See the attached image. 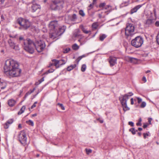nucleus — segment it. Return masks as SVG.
<instances>
[{"instance_id":"obj_8","label":"nucleus","mask_w":159,"mask_h":159,"mask_svg":"<svg viewBox=\"0 0 159 159\" xmlns=\"http://www.w3.org/2000/svg\"><path fill=\"white\" fill-rule=\"evenodd\" d=\"M143 42V39L140 36H138L131 41V44L133 46L137 48L141 47Z\"/></svg>"},{"instance_id":"obj_42","label":"nucleus","mask_w":159,"mask_h":159,"mask_svg":"<svg viewBox=\"0 0 159 159\" xmlns=\"http://www.w3.org/2000/svg\"><path fill=\"white\" fill-rule=\"evenodd\" d=\"M70 50V49L69 48H66V49H65L64 50L63 52L64 53H67Z\"/></svg>"},{"instance_id":"obj_40","label":"nucleus","mask_w":159,"mask_h":159,"mask_svg":"<svg viewBox=\"0 0 159 159\" xmlns=\"http://www.w3.org/2000/svg\"><path fill=\"white\" fill-rule=\"evenodd\" d=\"M146 105V103L145 102H143L140 105L141 108H144Z\"/></svg>"},{"instance_id":"obj_26","label":"nucleus","mask_w":159,"mask_h":159,"mask_svg":"<svg viewBox=\"0 0 159 159\" xmlns=\"http://www.w3.org/2000/svg\"><path fill=\"white\" fill-rule=\"evenodd\" d=\"M153 20L152 19H148L146 22V24L148 25H150L153 23Z\"/></svg>"},{"instance_id":"obj_46","label":"nucleus","mask_w":159,"mask_h":159,"mask_svg":"<svg viewBox=\"0 0 159 159\" xmlns=\"http://www.w3.org/2000/svg\"><path fill=\"white\" fill-rule=\"evenodd\" d=\"M61 61V62H62V63H61V65H63V64H65L66 62V61L64 60H61L60 61Z\"/></svg>"},{"instance_id":"obj_10","label":"nucleus","mask_w":159,"mask_h":159,"mask_svg":"<svg viewBox=\"0 0 159 159\" xmlns=\"http://www.w3.org/2000/svg\"><path fill=\"white\" fill-rule=\"evenodd\" d=\"M8 43L10 47L15 50H18L19 47L18 45H16L12 39H10L8 40Z\"/></svg>"},{"instance_id":"obj_5","label":"nucleus","mask_w":159,"mask_h":159,"mask_svg":"<svg viewBox=\"0 0 159 159\" xmlns=\"http://www.w3.org/2000/svg\"><path fill=\"white\" fill-rule=\"evenodd\" d=\"M134 27L131 24H127L125 30H122L121 32H125V35L127 38L131 37L134 34Z\"/></svg>"},{"instance_id":"obj_50","label":"nucleus","mask_w":159,"mask_h":159,"mask_svg":"<svg viewBox=\"0 0 159 159\" xmlns=\"http://www.w3.org/2000/svg\"><path fill=\"white\" fill-rule=\"evenodd\" d=\"M144 138L146 139L147 136H148L149 135L148 133H143Z\"/></svg>"},{"instance_id":"obj_37","label":"nucleus","mask_w":159,"mask_h":159,"mask_svg":"<svg viewBox=\"0 0 159 159\" xmlns=\"http://www.w3.org/2000/svg\"><path fill=\"white\" fill-rule=\"evenodd\" d=\"M57 105H59L60 107H61V108L62 110H64L65 109V107L62 104L58 103L57 104Z\"/></svg>"},{"instance_id":"obj_51","label":"nucleus","mask_w":159,"mask_h":159,"mask_svg":"<svg viewBox=\"0 0 159 159\" xmlns=\"http://www.w3.org/2000/svg\"><path fill=\"white\" fill-rule=\"evenodd\" d=\"M136 125L137 126H141L142 125V124L141 122H138L136 123Z\"/></svg>"},{"instance_id":"obj_31","label":"nucleus","mask_w":159,"mask_h":159,"mask_svg":"<svg viewBox=\"0 0 159 159\" xmlns=\"http://www.w3.org/2000/svg\"><path fill=\"white\" fill-rule=\"evenodd\" d=\"M86 68V66L85 64H83L82 65L81 67V70L82 72H84L85 71Z\"/></svg>"},{"instance_id":"obj_38","label":"nucleus","mask_w":159,"mask_h":159,"mask_svg":"<svg viewBox=\"0 0 159 159\" xmlns=\"http://www.w3.org/2000/svg\"><path fill=\"white\" fill-rule=\"evenodd\" d=\"M85 150L86 153L87 154H89V153H91L92 152V150L90 149H86Z\"/></svg>"},{"instance_id":"obj_25","label":"nucleus","mask_w":159,"mask_h":159,"mask_svg":"<svg viewBox=\"0 0 159 159\" xmlns=\"http://www.w3.org/2000/svg\"><path fill=\"white\" fill-rule=\"evenodd\" d=\"M129 131L131 132L132 134H136V132L138 131V130H135L134 128H132L129 129Z\"/></svg>"},{"instance_id":"obj_19","label":"nucleus","mask_w":159,"mask_h":159,"mask_svg":"<svg viewBox=\"0 0 159 159\" xmlns=\"http://www.w3.org/2000/svg\"><path fill=\"white\" fill-rule=\"evenodd\" d=\"M76 64L71 65L67 67V70L68 71H70L74 68H75L76 67Z\"/></svg>"},{"instance_id":"obj_48","label":"nucleus","mask_w":159,"mask_h":159,"mask_svg":"<svg viewBox=\"0 0 159 159\" xmlns=\"http://www.w3.org/2000/svg\"><path fill=\"white\" fill-rule=\"evenodd\" d=\"M142 80L144 81V83H145L147 81V80L146 79V77L145 76H143Z\"/></svg>"},{"instance_id":"obj_7","label":"nucleus","mask_w":159,"mask_h":159,"mask_svg":"<svg viewBox=\"0 0 159 159\" xmlns=\"http://www.w3.org/2000/svg\"><path fill=\"white\" fill-rule=\"evenodd\" d=\"M17 23L21 26V29L26 30L30 25V22L28 20L22 18H19L17 20Z\"/></svg>"},{"instance_id":"obj_13","label":"nucleus","mask_w":159,"mask_h":159,"mask_svg":"<svg viewBox=\"0 0 159 159\" xmlns=\"http://www.w3.org/2000/svg\"><path fill=\"white\" fill-rule=\"evenodd\" d=\"M94 3H93V2L90 4L88 7V11L89 14L90 16H92L94 15V12H93L91 13V9L93 7V4Z\"/></svg>"},{"instance_id":"obj_36","label":"nucleus","mask_w":159,"mask_h":159,"mask_svg":"<svg viewBox=\"0 0 159 159\" xmlns=\"http://www.w3.org/2000/svg\"><path fill=\"white\" fill-rule=\"evenodd\" d=\"M28 39H27L26 40H25L24 39V38L22 36H20L19 38V40L20 41H23L24 44V43L25 41H26ZM23 47L24 48V44L23 45Z\"/></svg>"},{"instance_id":"obj_43","label":"nucleus","mask_w":159,"mask_h":159,"mask_svg":"<svg viewBox=\"0 0 159 159\" xmlns=\"http://www.w3.org/2000/svg\"><path fill=\"white\" fill-rule=\"evenodd\" d=\"M157 42L158 45H159V33L157 34Z\"/></svg>"},{"instance_id":"obj_47","label":"nucleus","mask_w":159,"mask_h":159,"mask_svg":"<svg viewBox=\"0 0 159 159\" xmlns=\"http://www.w3.org/2000/svg\"><path fill=\"white\" fill-rule=\"evenodd\" d=\"M128 124L130 125L131 126L133 127L134 126V124L133 122L132 121H129V122Z\"/></svg>"},{"instance_id":"obj_58","label":"nucleus","mask_w":159,"mask_h":159,"mask_svg":"<svg viewBox=\"0 0 159 159\" xmlns=\"http://www.w3.org/2000/svg\"><path fill=\"white\" fill-rule=\"evenodd\" d=\"M75 32L79 34L80 32V30L79 29H77L75 30Z\"/></svg>"},{"instance_id":"obj_17","label":"nucleus","mask_w":159,"mask_h":159,"mask_svg":"<svg viewBox=\"0 0 159 159\" xmlns=\"http://www.w3.org/2000/svg\"><path fill=\"white\" fill-rule=\"evenodd\" d=\"M126 59L128 61L133 63H136L137 61V59L135 58L128 57L126 58Z\"/></svg>"},{"instance_id":"obj_23","label":"nucleus","mask_w":159,"mask_h":159,"mask_svg":"<svg viewBox=\"0 0 159 159\" xmlns=\"http://www.w3.org/2000/svg\"><path fill=\"white\" fill-rule=\"evenodd\" d=\"M6 83L5 82H1V89H4L6 86Z\"/></svg>"},{"instance_id":"obj_21","label":"nucleus","mask_w":159,"mask_h":159,"mask_svg":"<svg viewBox=\"0 0 159 159\" xmlns=\"http://www.w3.org/2000/svg\"><path fill=\"white\" fill-rule=\"evenodd\" d=\"M25 109V106H23L21 108L20 111L18 112V114L19 115H20L23 113Z\"/></svg>"},{"instance_id":"obj_9","label":"nucleus","mask_w":159,"mask_h":159,"mask_svg":"<svg viewBox=\"0 0 159 159\" xmlns=\"http://www.w3.org/2000/svg\"><path fill=\"white\" fill-rule=\"evenodd\" d=\"M19 141L23 144H25L27 142L26 134L24 130L20 132L18 135Z\"/></svg>"},{"instance_id":"obj_27","label":"nucleus","mask_w":159,"mask_h":159,"mask_svg":"<svg viewBox=\"0 0 159 159\" xmlns=\"http://www.w3.org/2000/svg\"><path fill=\"white\" fill-rule=\"evenodd\" d=\"M92 27L93 28V30H95L98 27V25L97 24V23H93V24L92 25Z\"/></svg>"},{"instance_id":"obj_12","label":"nucleus","mask_w":159,"mask_h":159,"mask_svg":"<svg viewBox=\"0 0 159 159\" xmlns=\"http://www.w3.org/2000/svg\"><path fill=\"white\" fill-rule=\"evenodd\" d=\"M40 8V6L38 4H33L31 7V10L33 12H34L36 11H39Z\"/></svg>"},{"instance_id":"obj_59","label":"nucleus","mask_w":159,"mask_h":159,"mask_svg":"<svg viewBox=\"0 0 159 159\" xmlns=\"http://www.w3.org/2000/svg\"><path fill=\"white\" fill-rule=\"evenodd\" d=\"M54 65L53 63H50L49 65V66H48V67H51L52 66H53V65Z\"/></svg>"},{"instance_id":"obj_16","label":"nucleus","mask_w":159,"mask_h":159,"mask_svg":"<svg viewBox=\"0 0 159 159\" xmlns=\"http://www.w3.org/2000/svg\"><path fill=\"white\" fill-rule=\"evenodd\" d=\"M16 103V101L15 100L11 99L8 101V104L9 106L11 107H13Z\"/></svg>"},{"instance_id":"obj_41","label":"nucleus","mask_w":159,"mask_h":159,"mask_svg":"<svg viewBox=\"0 0 159 159\" xmlns=\"http://www.w3.org/2000/svg\"><path fill=\"white\" fill-rule=\"evenodd\" d=\"M13 120L12 119H11L7 121V123L8 124H11L13 122Z\"/></svg>"},{"instance_id":"obj_6","label":"nucleus","mask_w":159,"mask_h":159,"mask_svg":"<svg viewBox=\"0 0 159 159\" xmlns=\"http://www.w3.org/2000/svg\"><path fill=\"white\" fill-rule=\"evenodd\" d=\"M63 2L60 0H55L52 2L50 5L51 9L54 10L61 9L63 7Z\"/></svg>"},{"instance_id":"obj_54","label":"nucleus","mask_w":159,"mask_h":159,"mask_svg":"<svg viewBox=\"0 0 159 159\" xmlns=\"http://www.w3.org/2000/svg\"><path fill=\"white\" fill-rule=\"evenodd\" d=\"M155 25L157 26H159V21H157L156 22Z\"/></svg>"},{"instance_id":"obj_32","label":"nucleus","mask_w":159,"mask_h":159,"mask_svg":"<svg viewBox=\"0 0 159 159\" xmlns=\"http://www.w3.org/2000/svg\"><path fill=\"white\" fill-rule=\"evenodd\" d=\"M79 14L82 17H84L85 15V14L84 12L82 10H80L79 11Z\"/></svg>"},{"instance_id":"obj_61","label":"nucleus","mask_w":159,"mask_h":159,"mask_svg":"<svg viewBox=\"0 0 159 159\" xmlns=\"http://www.w3.org/2000/svg\"><path fill=\"white\" fill-rule=\"evenodd\" d=\"M98 120H99V122H100V123H103V120H100L99 119H98Z\"/></svg>"},{"instance_id":"obj_4","label":"nucleus","mask_w":159,"mask_h":159,"mask_svg":"<svg viewBox=\"0 0 159 159\" xmlns=\"http://www.w3.org/2000/svg\"><path fill=\"white\" fill-rule=\"evenodd\" d=\"M133 94L132 93L129 92L124 95H121L120 97L119 100L120 101L124 111H127L129 109V108L127 106L126 102L129 99V96H132Z\"/></svg>"},{"instance_id":"obj_1","label":"nucleus","mask_w":159,"mask_h":159,"mask_svg":"<svg viewBox=\"0 0 159 159\" xmlns=\"http://www.w3.org/2000/svg\"><path fill=\"white\" fill-rule=\"evenodd\" d=\"M4 70L5 73L8 72L12 77L19 76L21 71L19 68L18 62L12 59H8L6 61Z\"/></svg>"},{"instance_id":"obj_28","label":"nucleus","mask_w":159,"mask_h":159,"mask_svg":"<svg viewBox=\"0 0 159 159\" xmlns=\"http://www.w3.org/2000/svg\"><path fill=\"white\" fill-rule=\"evenodd\" d=\"M85 57V55H83L79 57L76 60V61H77V63L78 64L79 62L82 58Z\"/></svg>"},{"instance_id":"obj_20","label":"nucleus","mask_w":159,"mask_h":159,"mask_svg":"<svg viewBox=\"0 0 159 159\" xmlns=\"http://www.w3.org/2000/svg\"><path fill=\"white\" fill-rule=\"evenodd\" d=\"M80 29L82 30V31H83V32L84 33L88 34L89 32H90V30H89V31L85 29V28H84V26L82 25H80Z\"/></svg>"},{"instance_id":"obj_49","label":"nucleus","mask_w":159,"mask_h":159,"mask_svg":"<svg viewBox=\"0 0 159 159\" xmlns=\"http://www.w3.org/2000/svg\"><path fill=\"white\" fill-rule=\"evenodd\" d=\"M79 35L78 34L76 33V32H75L74 34V36L75 37H78Z\"/></svg>"},{"instance_id":"obj_30","label":"nucleus","mask_w":159,"mask_h":159,"mask_svg":"<svg viewBox=\"0 0 159 159\" xmlns=\"http://www.w3.org/2000/svg\"><path fill=\"white\" fill-rule=\"evenodd\" d=\"M129 4V2L128 1L127 2H123L121 4V7H124L125 6H127Z\"/></svg>"},{"instance_id":"obj_53","label":"nucleus","mask_w":159,"mask_h":159,"mask_svg":"<svg viewBox=\"0 0 159 159\" xmlns=\"http://www.w3.org/2000/svg\"><path fill=\"white\" fill-rule=\"evenodd\" d=\"M54 71V70H53V69H51L48 70V73L52 72H53Z\"/></svg>"},{"instance_id":"obj_29","label":"nucleus","mask_w":159,"mask_h":159,"mask_svg":"<svg viewBox=\"0 0 159 159\" xmlns=\"http://www.w3.org/2000/svg\"><path fill=\"white\" fill-rule=\"evenodd\" d=\"M77 17L76 15L75 14H73L71 18V20L73 21H74L77 19Z\"/></svg>"},{"instance_id":"obj_45","label":"nucleus","mask_w":159,"mask_h":159,"mask_svg":"<svg viewBox=\"0 0 159 159\" xmlns=\"http://www.w3.org/2000/svg\"><path fill=\"white\" fill-rule=\"evenodd\" d=\"M6 16H5V15H4V16L2 15L1 16V18L2 19V21H3V20H5V19H6Z\"/></svg>"},{"instance_id":"obj_14","label":"nucleus","mask_w":159,"mask_h":159,"mask_svg":"<svg viewBox=\"0 0 159 159\" xmlns=\"http://www.w3.org/2000/svg\"><path fill=\"white\" fill-rule=\"evenodd\" d=\"M102 10H105L107 11L104 12L105 13H106V14H108V11H111L112 10V7L110 5H106V6L104 7V8H102Z\"/></svg>"},{"instance_id":"obj_44","label":"nucleus","mask_w":159,"mask_h":159,"mask_svg":"<svg viewBox=\"0 0 159 159\" xmlns=\"http://www.w3.org/2000/svg\"><path fill=\"white\" fill-rule=\"evenodd\" d=\"M8 124L7 123H5V124L4 125V128H5V129H7L9 127V125H8Z\"/></svg>"},{"instance_id":"obj_18","label":"nucleus","mask_w":159,"mask_h":159,"mask_svg":"<svg viewBox=\"0 0 159 159\" xmlns=\"http://www.w3.org/2000/svg\"><path fill=\"white\" fill-rule=\"evenodd\" d=\"M52 61L54 62V65L55 66L56 68H59L60 67L59 63H61V61L55 59H53Z\"/></svg>"},{"instance_id":"obj_64","label":"nucleus","mask_w":159,"mask_h":159,"mask_svg":"<svg viewBox=\"0 0 159 159\" xmlns=\"http://www.w3.org/2000/svg\"><path fill=\"white\" fill-rule=\"evenodd\" d=\"M18 127L19 128H21V125L20 124H19L18 125Z\"/></svg>"},{"instance_id":"obj_22","label":"nucleus","mask_w":159,"mask_h":159,"mask_svg":"<svg viewBox=\"0 0 159 159\" xmlns=\"http://www.w3.org/2000/svg\"><path fill=\"white\" fill-rule=\"evenodd\" d=\"M107 37V35L105 34H102L100 35L99 39L101 41H103L104 39Z\"/></svg>"},{"instance_id":"obj_62","label":"nucleus","mask_w":159,"mask_h":159,"mask_svg":"<svg viewBox=\"0 0 159 159\" xmlns=\"http://www.w3.org/2000/svg\"><path fill=\"white\" fill-rule=\"evenodd\" d=\"M43 80H44V78H43L41 79L40 80H39L40 83H41L43 81Z\"/></svg>"},{"instance_id":"obj_39","label":"nucleus","mask_w":159,"mask_h":159,"mask_svg":"<svg viewBox=\"0 0 159 159\" xmlns=\"http://www.w3.org/2000/svg\"><path fill=\"white\" fill-rule=\"evenodd\" d=\"M33 90H30V91H29L26 93L25 94V97H26L27 96H28L31 93L33 92Z\"/></svg>"},{"instance_id":"obj_11","label":"nucleus","mask_w":159,"mask_h":159,"mask_svg":"<svg viewBox=\"0 0 159 159\" xmlns=\"http://www.w3.org/2000/svg\"><path fill=\"white\" fill-rule=\"evenodd\" d=\"M116 58L114 57H110L109 59V61L111 66H114L116 63Z\"/></svg>"},{"instance_id":"obj_33","label":"nucleus","mask_w":159,"mask_h":159,"mask_svg":"<svg viewBox=\"0 0 159 159\" xmlns=\"http://www.w3.org/2000/svg\"><path fill=\"white\" fill-rule=\"evenodd\" d=\"M106 3L105 2L102 3L100 4L99 5V8H104V7L106 6Z\"/></svg>"},{"instance_id":"obj_2","label":"nucleus","mask_w":159,"mask_h":159,"mask_svg":"<svg viewBox=\"0 0 159 159\" xmlns=\"http://www.w3.org/2000/svg\"><path fill=\"white\" fill-rule=\"evenodd\" d=\"M45 46L44 42L40 40H36L34 43L30 39H28L24 43V49L31 54L34 52V47L38 52H41L43 51Z\"/></svg>"},{"instance_id":"obj_63","label":"nucleus","mask_w":159,"mask_h":159,"mask_svg":"<svg viewBox=\"0 0 159 159\" xmlns=\"http://www.w3.org/2000/svg\"><path fill=\"white\" fill-rule=\"evenodd\" d=\"M147 127V125H143V127L144 128H145Z\"/></svg>"},{"instance_id":"obj_35","label":"nucleus","mask_w":159,"mask_h":159,"mask_svg":"<svg viewBox=\"0 0 159 159\" xmlns=\"http://www.w3.org/2000/svg\"><path fill=\"white\" fill-rule=\"evenodd\" d=\"M26 123L28 124L29 125L33 126L34 125V122L32 121L31 120H29L28 121H26Z\"/></svg>"},{"instance_id":"obj_34","label":"nucleus","mask_w":159,"mask_h":159,"mask_svg":"<svg viewBox=\"0 0 159 159\" xmlns=\"http://www.w3.org/2000/svg\"><path fill=\"white\" fill-rule=\"evenodd\" d=\"M79 48V46L76 44H74L72 46V48L74 50H77Z\"/></svg>"},{"instance_id":"obj_56","label":"nucleus","mask_w":159,"mask_h":159,"mask_svg":"<svg viewBox=\"0 0 159 159\" xmlns=\"http://www.w3.org/2000/svg\"><path fill=\"white\" fill-rule=\"evenodd\" d=\"M36 105H35V104H33L31 107V109H32L34 107H36Z\"/></svg>"},{"instance_id":"obj_57","label":"nucleus","mask_w":159,"mask_h":159,"mask_svg":"<svg viewBox=\"0 0 159 159\" xmlns=\"http://www.w3.org/2000/svg\"><path fill=\"white\" fill-rule=\"evenodd\" d=\"M131 104L132 105H133L134 104L133 99V98H131Z\"/></svg>"},{"instance_id":"obj_52","label":"nucleus","mask_w":159,"mask_h":159,"mask_svg":"<svg viewBox=\"0 0 159 159\" xmlns=\"http://www.w3.org/2000/svg\"><path fill=\"white\" fill-rule=\"evenodd\" d=\"M137 99L138 100V102L139 103L142 101V99L141 98H137Z\"/></svg>"},{"instance_id":"obj_24","label":"nucleus","mask_w":159,"mask_h":159,"mask_svg":"<svg viewBox=\"0 0 159 159\" xmlns=\"http://www.w3.org/2000/svg\"><path fill=\"white\" fill-rule=\"evenodd\" d=\"M104 12H102L101 13L98 14V16L99 18H104L105 17V15L104 14Z\"/></svg>"},{"instance_id":"obj_60","label":"nucleus","mask_w":159,"mask_h":159,"mask_svg":"<svg viewBox=\"0 0 159 159\" xmlns=\"http://www.w3.org/2000/svg\"><path fill=\"white\" fill-rule=\"evenodd\" d=\"M153 11H154V14L155 15V16H156V12L155 9H154L153 10Z\"/></svg>"},{"instance_id":"obj_3","label":"nucleus","mask_w":159,"mask_h":159,"mask_svg":"<svg viewBox=\"0 0 159 159\" xmlns=\"http://www.w3.org/2000/svg\"><path fill=\"white\" fill-rule=\"evenodd\" d=\"M50 30V37L53 39L61 35L65 31L66 27L63 26L58 27L57 21H53L49 25Z\"/></svg>"},{"instance_id":"obj_15","label":"nucleus","mask_w":159,"mask_h":159,"mask_svg":"<svg viewBox=\"0 0 159 159\" xmlns=\"http://www.w3.org/2000/svg\"><path fill=\"white\" fill-rule=\"evenodd\" d=\"M141 6H142L141 5H139L134 7L131 10L130 14H132L133 13L136 12L137 10L141 7Z\"/></svg>"},{"instance_id":"obj_55","label":"nucleus","mask_w":159,"mask_h":159,"mask_svg":"<svg viewBox=\"0 0 159 159\" xmlns=\"http://www.w3.org/2000/svg\"><path fill=\"white\" fill-rule=\"evenodd\" d=\"M152 120V118H149L148 119V122H149L150 124H151V121Z\"/></svg>"}]
</instances>
